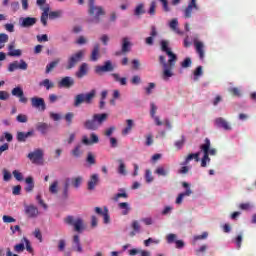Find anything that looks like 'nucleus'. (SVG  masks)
<instances>
[{"label": "nucleus", "instance_id": "obj_1", "mask_svg": "<svg viewBox=\"0 0 256 256\" xmlns=\"http://www.w3.org/2000/svg\"><path fill=\"white\" fill-rule=\"evenodd\" d=\"M161 51L163 53H166L168 55V63L165 56L160 55L159 56V63L162 65L164 71H163V77L164 79H169V77H173V68L175 67V64L177 63V54L173 53L171 51V48H169V41L162 40L160 42Z\"/></svg>", "mask_w": 256, "mask_h": 256}, {"label": "nucleus", "instance_id": "obj_2", "mask_svg": "<svg viewBox=\"0 0 256 256\" xmlns=\"http://www.w3.org/2000/svg\"><path fill=\"white\" fill-rule=\"evenodd\" d=\"M107 119H109V114L107 113L94 114L91 119L84 122V128L88 131H97V129H99Z\"/></svg>", "mask_w": 256, "mask_h": 256}, {"label": "nucleus", "instance_id": "obj_3", "mask_svg": "<svg viewBox=\"0 0 256 256\" xmlns=\"http://www.w3.org/2000/svg\"><path fill=\"white\" fill-rule=\"evenodd\" d=\"M95 95H97V91L95 89L91 90L88 93H80L77 94L74 98V107H81L83 103H86V105H91L93 103V99H95Z\"/></svg>", "mask_w": 256, "mask_h": 256}, {"label": "nucleus", "instance_id": "obj_4", "mask_svg": "<svg viewBox=\"0 0 256 256\" xmlns=\"http://www.w3.org/2000/svg\"><path fill=\"white\" fill-rule=\"evenodd\" d=\"M88 15H90L88 23L98 25V23H101V17L105 15V10L101 6H92L88 9Z\"/></svg>", "mask_w": 256, "mask_h": 256}, {"label": "nucleus", "instance_id": "obj_5", "mask_svg": "<svg viewBox=\"0 0 256 256\" xmlns=\"http://www.w3.org/2000/svg\"><path fill=\"white\" fill-rule=\"evenodd\" d=\"M36 4L38 7H40L42 12L41 15V23L44 25V27L47 26V20L49 19V11H50V6L47 4V0H37Z\"/></svg>", "mask_w": 256, "mask_h": 256}, {"label": "nucleus", "instance_id": "obj_6", "mask_svg": "<svg viewBox=\"0 0 256 256\" xmlns=\"http://www.w3.org/2000/svg\"><path fill=\"white\" fill-rule=\"evenodd\" d=\"M84 55H85V50H80V51L76 52L75 54H72L68 58L66 69L68 71L73 69V67H75L77 65V63H79V61H81L83 59Z\"/></svg>", "mask_w": 256, "mask_h": 256}, {"label": "nucleus", "instance_id": "obj_7", "mask_svg": "<svg viewBox=\"0 0 256 256\" xmlns=\"http://www.w3.org/2000/svg\"><path fill=\"white\" fill-rule=\"evenodd\" d=\"M64 221L67 225H71L72 227H74V231H76L77 233H81V231H83V219H75V217L73 216H68L64 219Z\"/></svg>", "mask_w": 256, "mask_h": 256}, {"label": "nucleus", "instance_id": "obj_8", "mask_svg": "<svg viewBox=\"0 0 256 256\" xmlns=\"http://www.w3.org/2000/svg\"><path fill=\"white\" fill-rule=\"evenodd\" d=\"M200 7L197 4V0H190L187 7L184 9L185 19H191L193 17V11H199Z\"/></svg>", "mask_w": 256, "mask_h": 256}, {"label": "nucleus", "instance_id": "obj_9", "mask_svg": "<svg viewBox=\"0 0 256 256\" xmlns=\"http://www.w3.org/2000/svg\"><path fill=\"white\" fill-rule=\"evenodd\" d=\"M115 67H113V63H111L110 60L104 62V65H98L95 67V73L97 75H103V73H111V71H114Z\"/></svg>", "mask_w": 256, "mask_h": 256}, {"label": "nucleus", "instance_id": "obj_10", "mask_svg": "<svg viewBox=\"0 0 256 256\" xmlns=\"http://www.w3.org/2000/svg\"><path fill=\"white\" fill-rule=\"evenodd\" d=\"M33 164L38 166L45 165V153L42 149H36L33 151Z\"/></svg>", "mask_w": 256, "mask_h": 256}, {"label": "nucleus", "instance_id": "obj_11", "mask_svg": "<svg viewBox=\"0 0 256 256\" xmlns=\"http://www.w3.org/2000/svg\"><path fill=\"white\" fill-rule=\"evenodd\" d=\"M25 247H26V250L29 251V253L33 251V248L31 247V242L27 238H23L20 244H16L14 246V251H16V253H21L25 251Z\"/></svg>", "mask_w": 256, "mask_h": 256}, {"label": "nucleus", "instance_id": "obj_12", "mask_svg": "<svg viewBox=\"0 0 256 256\" xmlns=\"http://www.w3.org/2000/svg\"><path fill=\"white\" fill-rule=\"evenodd\" d=\"M17 69H20L21 71H27V62H25L24 60H20L10 63L8 67V71L10 73H13V71H17Z\"/></svg>", "mask_w": 256, "mask_h": 256}, {"label": "nucleus", "instance_id": "obj_13", "mask_svg": "<svg viewBox=\"0 0 256 256\" xmlns=\"http://www.w3.org/2000/svg\"><path fill=\"white\" fill-rule=\"evenodd\" d=\"M75 85V79H73L70 76H65L58 82V87L64 88V89H71Z\"/></svg>", "mask_w": 256, "mask_h": 256}, {"label": "nucleus", "instance_id": "obj_14", "mask_svg": "<svg viewBox=\"0 0 256 256\" xmlns=\"http://www.w3.org/2000/svg\"><path fill=\"white\" fill-rule=\"evenodd\" d=\"M23 55V50L17 49L15 42H11L8 45V57H21Z\"/></svg>", "mask_w": 256, "mask_h": 256}, {"label": "nucleus", "instance_id": "obj_15", "mask_svg": "<svg viewBox=\"0 0 256 256\" xmlns=\"http://www.w3.org/2000/svg\"><path fill=\"white\" fill-rule=\"evenodd\" d=\"M216 127L219 129H224V131H231V126L229 125V122L225 120L223 117L216 118L214 121Z\"/></svg>", "mask_w": 256, "mask_h": 256}, {"label": "nucleus", "instance_id": "obj_16", "mask_svg": "<svg viewBox=\"0 0 256 256\" xmlns=\"http://www.w3.org/2000/svg\"><path fill=\"white\" fill-rule=\"evenodd\" d=\"M83 145H95L99 143V136L95 133L90 134V140L87 136L82 137Z\"/></svg>", "mask_w": 256, "mask_h": 256}, {"label": "nucleus", "instance_id": "obj_17", "mask_svg": "<svg viewBox=\"0 0 256 256\" xmlns=\"http://www.w3.org/2000/svg\"><path fill=\"white\" fill-rule=\"evenodd\" d=\"M33 107H35L36 109H38V111H40L42 113H43V111H45V109H47L45 100L43 98H37V97L33 98Z\"/></svg>", "mask_w": 256, "mask_h": 256}, {"label": "nucleus", "instance_id": "obj_18", "mask_svg": "<svg viewBox=\"0 0 256 256\" xmlns=\"http://www.w3.org/2000/svg\"><path fill=\"white\" fill-rule=\"evenodd\" d=\"M11 93L14 97H17L19 99L20 103H27V98H25L23 89H21V87H16L12 89Z\"/></svg>", "mask_w": 256, "mask_h": 256}, {"label": "nucleus", "instance_id": "obj_19", "mask_svg": "<svg viewBox=\"0 0 256 256\" xmlns=\"http://www.w3.org/2000/svg\"><path fill=\"white\" fill-rule=\"evenodd\" d=\"M72 249L73 251H76V253H83V246L81 245V240L79 238V235H74L72 240Z\"/></svg>", "mask_w": 256, "mask_h": 256}, {"label": "nucleus", "instance_id": "obj_20", "mask_svg": "<svg viewBox=\"0 0 256 256\" xmlns=\"http://www.w3.org/2000/svg\"><path fill=\"white\" fill-rule=\"evenodd\" d=\"M87 73H89V66L87 65V63H82L78 71L76 72V77L78 79H83V77H85Z\"/></svg>", "mask_w": 256, "mask_h": 256}, {"label": "nucleus", "instance_id": "obj_21", "mask_svg": "<svg viewBox=\"0 0 256 256\" xmlns=\"http://www.w3.org/2000/svg\"><path fill=\"white\" fill-rule=\"evenodd\" d=\"M99 183V174H93L88 181V191H93Z\"/></svg>", "mask_w": 256, "mask_h": 256}, {"label": "nucleus", "instance_id": "obj_22", "mask_svg": "<svg viewBox=\"0 0 256 256\" xmlns=\"http://www.w3.org/2000/svg\"><path fill=\"white\" fill-rule=\"evenodd\" d=\"M33 131L28 132H17L16 139L19 141V143H25L29 137H32Z\"/></svg>", "mask_w": 256, "mask_h": 256}, {"label": "nucleus", "instance_id": "obj_23", "mask_svg": "<svg viewBox=\"0 0 256 256\" xmlns=\"http://www.w3.org/2000/svg\"><path fill=\"white\" fill-rule=\"evenodd\" d=\"M206 146H208L207 151H206L208 157H209V155H212V156L217 155V149L211 148V140H209V138H205L204 144L200 145V147H206Z\"/></svg>", "mask_w": 256, "mask_h": 256}, {"label": "nucleus", "instance_id": "obj_24", "mask_svg": "<svg viewBox=\"0 0 256 256\" xmlns=\"http://www.w3.org/2000/svg\"><path fill=\"white\" fill-rule=\"evenodd\" d=\"M100 49H101V46L99 45V43H96L91 52L90 61L99 60V57H101V54L99 53Z\"/></svg>", "mask_w": 256, "mask_h": 256}, {"label": "nucleus", "instance_id": "obj_25", "mask_svg": "<svg viewBox=\"0 0 256 256\" xmlns=\"http://www.w3.org/2000/svg\"><path fill=\"white\" fill-rule=\"evenodd\" d=\"M200 149L204 153V156L202 157V160H201V167H207V163H211V158L208 157V154H207L208 146H200Z\"/></svg>", "mask_w": 256, "mask_h": 256}, {"label": "nucleus", "instance_id": "obj_26", "mask_svg": "<svg viewBox=\"0 0 256 256\" xmlns=\"http://www.w3.org/2000/svg\"><path fill=\"white\" fill-rule=\"evenodd\" d=\"M131 229L132 231L130 232V237H135L137 233H141V224H139V221L137 220L132 221Z\"/></svg>", "mask_w": 256, "mask_h": 256}, {"label": "nucleus", "instance_id": "obj_27", "mask_svg": "<svg viewBox=\"0 0 256 256\" xmlns=\"http://www.w3.org/2000/svg\"><path fill=\"white\" fill-rule=\"evenodd\" d=\"M200 155H201V152H196V153L189 154L186 157L185 161L182 163V165H189V162L193 161V159H194V161H196V163H199V156Z\"/></svg>", "mask_w": 256, "mask_h": 256}, {"label": "nucleus", "instance_id": "obj_28", "mask_svg": "<svg viewBox=\"0 0 256 256\" xmlns=\"http://www.w3.org/2000/svg\"><path fill=\"white\" fill-rule=\"evenodd\" d=\"M157 35H158L157 27L151 26L150 36L145 39L146 45H150V46L153 45V38L157 37Z\"/></svg>", "mask_w": 256, "mask_h": 256}, {"label": "nucleus", "instance_id": "obj_29", "mask_svg": "<svg viewBox=\"0 0 256 256\" xmlns=\"http://www.w3.org/2000/svg\"><path fill=\"white\" fill-rule=\"evenodd\" d=\"M131 51V41L127 37L122 39V49L121 53H129Z\"/></svg>", "mask_w": 256, "mask_h": 256}, {"label": "nucleus", "instance_id": "obj_30", "mask_svg": "<svg viewBox=\"0 0 256 256\" xmlns=\"http://www.w3.org/2000/svg\"><path fill=\"white\" fill-rule=\"evenodd\" d=\"M195 47H196V53H198L199 58L201 60L205 59V50L202 42H196Z\"/></svg>", "mask_w": 256, "mask_h": 256}, {"label": "nucleus", "instance_id": "obj_31", "mask_svg": "<svg viewBox=\"0 0 256 256\" xmlns=\"http://www.w3.org/2000/svg\"><path fill=\"white\" fill-rule=\"evenodd\" d=\"M192 193H193V191H191V189H189V188L186 189V191L184 193H180L178 195V197L176 198V204L181 205L183 203V198L191 196Z\"/></svg>", "mask_w": 256, "mask_h": 256}, {"label": "nucleus", "instance_id": "obj_32", "mask_svg": "<svg viewBox=\"0 0 256 256\" xmlns=\"http://www.w3.org/2000/svg\"><path fill=\"white\" fill-rule=\"evenodd\" d=\"M71 155L76 158L81 157V155H83V144H77L71 151Z\"/></svg>", "mask_w": 256, "mask_h": 256}, {"label": "nucleus", "instance_id": "obj_33", "mask_svg": "<svg viewBox=\"0 0 256 256\" xmlns=\"http://www.w3.org/2000/svg\"><path fill=\"white\" fill-rule=\"evenodd\" d=\"M178 25H179V21H177V19H173L170 22L169 27H170V29H172V31H174L178 35H183V32L181 30H179V28H177Z\"/></svg>", "mask_w": 256, "mask_h": 256}, {"label": "nucleus", "instance_id": "obj_34", "mask_svg": "<svg viewBox=\"0 0 256 256\" xmlns=\"http://www.w3.org/2000/svg\"><path fill=\"white\" fill-rule=\"evenodd\" d=\"M156 175H159L160 177H167L169 175V169L165 168V166H159L155 170Z\"/></svg>", "mask_w": 256, "mask_h": 256}, {"label": "nucleus", "instance_id": "obj_35", "mask_svg": "<svg viewBox=\"0 0 256 256\" xmlns=\"http://www.w3.org/2000/svg\"><path fill=\"white\" fill-rule=\"evenodd\" d=\"M60 61H61L60 59H56V60L50 62L49 64H47L45 73L46 74L51 73V71H53V69H55V67H57V65H59Z\"/></svg>", "mask_w": 256, "mask_h": 256}, {"label": "nucleus", "instance_id": "obj_36", "mask_svg": "<svg viewBox=\"0 0 256 256\" xmlns=\"http://www.w3.org/2000/svg\"><path fill=\"white\" fill-rule=\"evenodd\" d=\"M36 129L42 133V135H45L49 131V125L47 123H38Z\"/></svg>", "mask_w": 256, "mask_h": 256}, {"label": "nucleus", "instance_id": "obj_37", "mask_svg": "<svg viewBox=\"0 0 256 256\" xmlns=\"http://www.w3.org/2000/svg\"><path fill=\"white\" fill-rule=\"evenodd\" d=\"M126 124H127V127H125L123 130H122V135H129V133H131V130L133 129V120L131 119H128L126 120Z\"/></svg>", "mask_w": 256, "mask_h": 256}, {"label": "nucleus", "instance_id": "obj_38", "mask_svg": "<svg viewBox=\"0 0 256 256\" xmlns=\"http://www.w3.org/2000/svg\"><path fill=\"white\" fill-rule=\"evenodd\" d=\"M144 13H145V5L143 3L138 4L134 10V15L136 17H139L140 15H144Z\"/></svg>", "mask_w": 256, "mask_h": 256}, {"label": "nucleus", "instance_id": "obj_39", "mask_svg": "<svg viewBox=\"0 0 256 256\" xmlns=\"http://www.w3.org/2000/svg\"><path fill=\"white\" fill-rule=\"evenodd\" d=\"M111 77H113L114 81H116V83H120V85H127V78L123 77L121 78L119 76V74L117 73H112Z\"/></svg>", "mask_w": 256, "mask_h": 256}, {"label": "nucleus", "instance_id": "obj_40", "mask_svg": "<svg viewBox=\"0 0 256 256\" xmlns=\"http://www.w3.org/2000/svg\"><path fill=\"white\" fill-rule=\"evenodd\" d=\"M119 209H123L122 215H129V211H131V208L129 207V203L127 202H121L118 204Z\"/></svg>", "mask_w": 256, "mask_h": 256}, {"label": "nucleus", "instance_id": "obj_41", "mask_svg": "<svg viewBox=\"0 0 256 256\" xmlns=\"http://www.w3.org/2000/svg\"><path fill=\"white\" fill-rule=\"evenodd\" d=\"M61 15H63V11H61V10L52 11V12L48 11V18L51 21H53L55 19H59V17H61Z\"/></svg>", "mask_w": 256, "mask_h": 256}, {"label": "nucleus", "instance_id": "obj_42", "mask_svg": "<svg viewBox=\"0 0 256 256\" xmlns=\"http://www.w3.org/2000/svg\"><path fill=\"white\" fill-rule=\"evenodd\" d=\"M20 21H22L21 23V27H32L33 25V18L31 17H26V18H20Z\"/></svg>", "mask_w": 256, "mask_h": 256}, {"label": "nucleus", "instance_id": "obj_43", "mask_svg": "<svg viewBox=\"0 0 256 256\" xmlns=\"http://www.w3.org/2000/svg\"><path fill=\"white\" fill-rule=\"evenodd\" d=\"M59 181L55 180L49 187V192L52 193V195H57L59 193Z\"/></svg>", "mask_w": 256, "mask_h": 256}, {"label": "nucleus", "instance_id": "obj_44", "mask_svg": "<svg viewBox=\"0 0 256 256\" xmlns=\"http://www.w3.org/2000/svg\"><path fill=\"white\" fill-rule=\"evenodd\" d=\"M24 213L26 217H29L31 219V217H33V205L24 204Z\"/></svg>", "mask_w": 256, "mask_h": 256}, {"label": "nucleus", "instance_id": "obj_45", "mask_svg": "<svg viewBox=\"0 0 256 256\" xmlns=\"http://www.w3.org/2000/svg\"><path fill=\"white\" fill-rule=\"evenodd\" d=\"M40 85L45 87L47 89V91H49V89H53V87H55V84L53 82H51V80H49V79H44L42 82H40Z\"/></svg>", "mask_w": 256, "mask_h": 256}, {"label": "nucleus", "instance_id": "obj_46", "mask_svg": "<svg viewBox=\"0 0 256 256\" xmlns=\"http://www.w3.org/2000/svg\"><path fill=\"white\" fill-rule=\"evenodd\" d=\"M81 183H83V177L81 176H78L72 179V185L76 189H78V187H81Z\"/></svg>", "mask_w": 256, "mask_h": 256}, {"label": "nucleus", "instance_id": "obj_47", "mask_svg": "<svg viewBox=\"0 0 256 256\" xmlns=\"http://www.w3.org/2000/svg\"><path fill=\"white\" fill-rule=\"evenodd\" d=\"M8 141V143H11L13 141V135L9 132H4V136L0 138V143H3V141Z\"/></svg>", "mask_w": 256, "mask_h": 256}, {"label": "nucleus", "instance_id": "obj_48", "mask_svg": "<svg viewBox=\"0 0 256 256\" xmlns=\"http://www.w3.org/2000/svg\"><path fill=\"white\" fill-rule=\"evenodd\" d=\"M151 243H153L154 245H159L161 241L159 239H153V238H148L147 240H144L145 247H149Z\"/></svg>", "mask_w": 256, "mask_h": 256}, {"label": "nucleus", "instance_id": "obj_49", "mask_svg": "<svg viewBox=\"0 0 256 256\" xmlns=\"http://www.w3.org/2000/svg\"><path fill=\"white\" fill-rule=\"evenodd\" d=\"M119 163L118 173L120 175H127V170L125 169V163H123V160H119Z\"/></svg>", "mask_w": 256, "mask_h": 256}, {"label": "nucleus", "instance_id": "obj_50", "mask_svg": "<svg viewBox=\"0 0 256 256\" xmlns=\"http://www.w3.org/2000/svg\"><path fill=\"white\" fill-rule=\"evenodd\" d=\"M229 93H231L233 97H241V90L237 87L230 88Z\"/></svg>", "mask_w": 256, "mask_h": 256}, {"label": "nucleus", "instance_id": "obj_51", "mask_svg": "<svg viewBox=\"0 0 256 256\" xmlns=\"http://www.w3.org/2000/svg\"><path fill=\"white\" fill-rule=\"evenodd\" d=\"M73 117H75V114H73V112H68L64 116V119L67 122V125H71V123H73Z\"/></svg>", "mask_w": 256, "mask_h": 256}, {"label": "nucleus", "instance_id": "obj_52", "mask_svg": "<svg viewBox=\"0 0 256 256\" xmlns=\"http://www.w3.org/2000/svg\"><path fill=\"white\" fill-rule=\"evenodd\" d=\"M34 237L38 239L39 243H43V234L41 233V230H39V228L35 229Z\"/></svg>", "mask_w": 256, "mask_h": 256}, {"label": "nucleus", "instance_id": "obj_53", "mask_svg": "<svg viewBox=\"0 0 256 256\" xmlns=\"http://www.w3.org/2000/svg\"><path fill=\"white\" fill-rule=\"evenodd\" d=\"M86 161L89 165H95V155L92 152H88Z\"/></svg>", "mask_w": 256, "mask_h": 256}, {"label": "nucleus", "instance_id": "obj_54", "mask_svg": "<svg viewBox=\"0 0 256 256\" xmlns=\"http://www.w3.org/2000/svg\"><path fill=\"white\" fill-rule=\"evenodd\" d=\"M127 197H129V195L126 194L125 192H123V193H117L112 199H113V201H115L117 203V201H119V199H121V198L127 199Z\"/></svg>", "mask_w": 256, "mask_h": 256}, {"label": "nucleus", "instance_id": "obj_55", "mask_svg": "<svg viewBox=\"0 0 256 256\" xmlns=\"http://www.w3.org/2000/svg\"><path fill=\"white\" fill-rule=\"evenodd\" d=\"M28 120H29V118L25 114H19L16 117V121H18V123H27Z\"/></svg>", "mask_w": 256, "mask_h": 256}, {"label": "nucleus", "instance_id": "obj_56", "mask_svg": "<svg viewBox=\"0 0 256 256\" xmlns=\"http://www.w3.org/2000/svg\"><path fill=\"white\" fill-rule=\"evenodd\" d=\"M145 179H146V183H153V174L151 170H146Z\"/></svg>", "mask_w": 256, "mask_h": 256}, {"label": "nucleus", "instance_id": "obj_57", "mask_svg": "<svg viewBox=\"0 0 256 256\" xmlns=\"http://www.w3.org/2000/svg\"><path fill=\"white\" fill-rule=\"evenodd\" d=\"M155 9H157V2L152 1L148 10L149 15H155Z\"/></svg>", "mask_w": 256, "mask_h": 256}, {"label": "nucleus", "instance_id": "obj_58", "mask_svg": "<svg viewBox=\"0 0 256 256\" xmlns=\"http://www.w3.org/2000/svg\"><path fill=\"white\" fill-rule=\"evenodd\" d=\"M3 173V180L4 181H11V172H9L7 169L2 170Z\"/></svg>", "mask_w": 256, "mask_h": 256}, {"label": "nucleus", "instance_id": "obj_59", "mask_svg": "<svg viewBox=\"0 0 256 256\" xmlns=\"http://www.w3.org/2000/svg\"><path fill=\"white\" fill-rule=\"evenodd\" d=\"M184 145H185V136H182L181 140H178L175 142V147L177 149H182Z\"/></svg>", "mask_w": 256, "mask_h": 256}, {"label": "nucleus", "instance_id": "obj_60", "mask_svg": "<svg viewBox=\"0 0 256 256\" xmlns=\"http://www.w3.org/2000/svg\"><path fill=\"white\" fill-rule=\"evenodd\" d=\"M153 89H155V83L150 82L148 87L145 88L146 94L151 95V93H153Z\"/></svg>", "mask_w": 256, "mask_h": 256}, {"label": "nucleus", "instance_id": "obj_61", "mask_svg": "<svg viewBox=\"0 0 256 256\" xmlns=\"http://www.w3.org/2000/svg\"><path fill=\"white\" fill-rule=\"evenodd\" d=\"M175 239H177V235L175 234H168L166 237V241L168 244L175 243Z\"/></svg>", "mask_w": 256, "mask_h": 256}, {"label": "nucleus", "instance_id": "obj_62", "mask_svg": "<svg viewBox=\"0 0 256 256\" xmlns=\"http://www.w3.org/2000/svg\"><path fill=\"white\" fill-rule=\"evenodd\" d=\"M66 245H67V243L65 242L64 239L59 240V242H58V250L61 251V252L65 251Z\"/></svg>", "mask_w": 256, "mask_h": 256}, {"label": "nucleus", "instance_id": "obj_63", "mask_svg": "<svg viewBox=\"0 0 256 256\" xmlns=\"http://www.w3.org/2000/svg\"><path fill=\"white\" fill-rule=\"evenodd\" d=\"M104 217V223L107 224L110 221L109 217V209L107 207H104V214L102 215Z\"/></svg>", "mask_w": 256, "mask_h": 256}, {"label": "nucleus", "instance_id": "obj_64", "mask_svg": "<svg viewBox=\"0 0 256 256\" xmlns=\"http://www.w3.org/2000/svg\"><path fill=\"white\" fill-rule=\"evenodd\" d=\"M191 63V58H185L181 63V67H183V69H187V67H189Z\"/></svg>", "mask_w": 256, "mask_h": 256}]
</instances>
